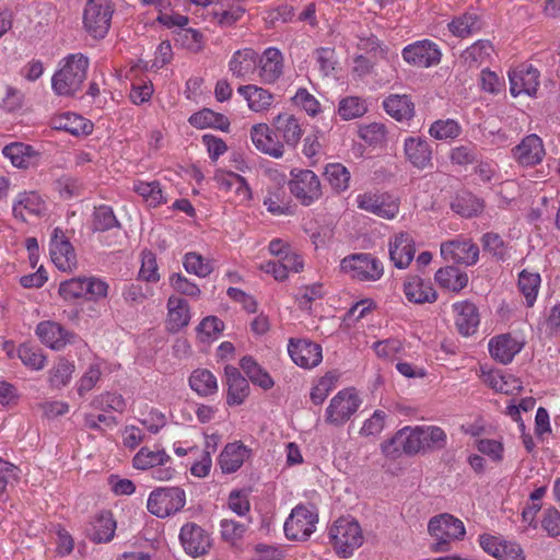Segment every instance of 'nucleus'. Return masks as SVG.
Masks as SVG:
<instances>
[{
	"instance_id": "1",
	"label": "nucleus",
	"mask_w": 560,
	"mask_h": 560,
	"mask_svg": "<svg viewBox=\"0 0 560 560\" xmlns=\"http://www.w3.org/2000/svg\"><path fill=\"white\" fill-rule=\"evenodd\" d=\"M59 66L51 78V88L59 96H72L81 90L86 79L89 59L82 54H71Z\"/></svg>"
},
{
	"instance_id": "2",
	"label": "nucleus",
	"mask_w": 560,
	"mask_h": 560,
	"mask_svg": "<svg viewBox=\"0 0 560 560\" xmlns=\"http://www.w3.org/2000/svg\"><path fill=\"white\" fill-rule=\"evenodd\" d=\"M114 3L110 0H88L83 9V27L95 39L106 36L110 28Z\"/></svg>"
},
{
	"instance_id": "3",
	"label": "nucleus",
	"mask_w": 560,
	"mask_h": 560,
	"mask_svg": "<svg viewBox=\"0 0 560 560\" xmlns=\"http://www.w3.org/2000/svg\"><path fill=\"white\" fill-rule=\"evenodd\" d=\"M340 270L353 280L374 282L384 275L383 262L369 253L351 254L340 261Z\"/></svg>"
},
{
	"instance_id": "4",
	"label": "nucleus",
	"mask_w": 560,
	"mask_h": 560,
	"mask_svg": "<svg viewBox=\"0 0 560 560\" xmlns=\"http://www.w3.org/2000/svg\"><path fill=\"white\" fill-rule=\"evenodd\" d=\"M422 427H405L396 432V434L382 444V452L385 456L397 458L401 454L415 455L425 452V445Z\"/></svg>"
},
{
	"instance_id": "5",
	"label": "nucleus",
	"mask_w": 560,
	"mask_h": 560,
	"mask_svg": "<svg viewBox=\"0 0 560 560\" xmlns=\"http://www.w3.org/2000/svg\"><path fill=\"white\" fill-rule=\"evenodd\" d=\"M330 541L338 555L350 557L363 542V535L358 522L339 518L329 528Z\"/></svg>"
},
{
	"instance_id": "6",
	"label": "nucleus",
	"mask_w": 560,
	"mask_h": 560,
	"mask_svg": "<svg viewBox=\"0 0 560 560\" xmlns=\"http://www.w3.org/2000/svg\"><path fill=\"white\" fill-rule=\"evenodd\" d=\"M186 504V493L179 487H164L153 490L147 501L148 511L161 518L180 511Z\"/></svg>"
},
{
	"instance_id": "7",
	"label": "nucleus",
	"mask_w": 560,
	"mask_h": 560,
	"mask_svg": "<svg viewBox=\"0 0 560 560\" xmlns=\"http://www.w3.org/2000/svg\"><path fill=\"white\" fill-rule=\"evenodd\" d=\"M428 530L436 539L434 550L439 552L446 551L450 541L462 539L466 534L463 522L447 513L432 517Z\"/></svg>"
},
{
	"instance_id": "8",
	"label": "nucleus",
	"mask_w": 560,
	"mask_h": 560,
	"mask_svg": "<svg viewBox=\"0 0 560 560\" xmlns=\"http://www.w3.org/2000/svg\"><path fill=\"white\" fill-rule=\"evenodd\" d=\"M318 515L314 506L296 505L284 522V534L291 540H306L316 528Z\"/></svg>"
},
{
	"instance_id": "9",
	"label": "nucleus",
	"mask_w": 560,
	"mask_h": 560,
	"mask_svg": "<svg viewBox=\"0 0 560 560\" xmlns=\"http://www.w3.org/2000/svg\"><path fill=\"white\" fill-rule=\"evenodd\" d=\"M357 207L385 220H393L399 213V201L388 192L369 190L355 197Z\"/></svg>"
},
{
	"instance_id": "10",
	"label": "nucleus",
	"mask_w": 560,
	"mask_h": 560,
	"mask_svg": "<svg viewBox=\"0 0 560 560\" xmlns=\"http://www.w3.org/2000/svg\"><path fill=\"white\" fill-rule=\"evenodd\" d=\"M108 284L97 278H72L66 280L59 285V294L65 300H74L85 298L89 300H100L107 295Z\"/></svg>"
},
{
	"instance_id": "11",
	"label": "nucleus",
	"mask_w": 560,
	"mask_h": 560,
	"mask_svg": "<svg viewBox=\"0 0 560 560\" xmlns=\"http://www.w3.org/2000/svg\"><path fill=\"white\" fill-rule=\"evenodd\" d=\"M289 188L303 206L312 205L322 196L319 178L311 170H292Z\"/></svg>"
},
{
	"instance_id": "12",
	"label": "nucleus",
	"mask_w": 560,
	"mask_h": 560,
	"mask_svg": "<svg viewBox=\"0 0 560 560\" xmlns=\"http://www.w3.org/2000/svg\"><path fill=\"white\" fill-rule=\"evenodd\" d=\"M361 401L353 389L340 390L332 397L326 409V422L332 425H342L358 410Z\"/></svg>"
},
{
	"instance_id": "13",
	"label": "nucleus",
	"mask_w": 560,
	"mask_h": 560,
	"mask_svg": "<svg viewBox=\"0 0 560 560\" xmlns=\"http://www.w3.org/2000/svg\"><path fill=\"white\" fill-rule=\"evenodd\" d=\"M401 55L407 63L419 68L436 66L442 57L439 46L429 39L418 40L406 46Z\"/></svg>"
},
{
	"instance_id": "14",
	"label": "nucleus",
	"mask_w": 560,
	"mask_h": 560,
	"mask_svg": "<svg viewBox=\"0 0 560 560\" xmlns=\"http://www.w3.org/2000/svg\"><path fill=\"white\" fill-rule=\"evenodd\" d=\"M442 257L455 264L472 266L479 259V247L467 238H456L441 244Z\"/></svg>"
},
{
	"instance_id": "15",
	"label": "nucleus",
	"mask_w": 560,
	"mask_h": 560,
	"mask_svg": "<svg viewBox=\"0 0 560 560\" xmlns=\"http://www.w3.org/2000/svg\"><path fill=\"white\" fill-rule=\"evenodd\" d=\"M179 540L184 550L192 557L208 553L212 546L209 533L196 523H187L182 527Z\"/></svg>"
},
{
	"instance_id": "16",
	"label": "nucleus",
	"mask_w": 560,
	"mask_h": 560,
	"mask_svg": "<svg viewBox=\"0 0 560 560\" xmlns=\"http://www.w3.org/2000/svg\"><path fill=\"white\" fill-rule=\"evenodd\" d=\"M50 257L55 266L62 271H72L78 265L73 246L59 228L54 230L50 240Z\"/></svg>"
},
{
	"instance_id": "17",
	"label": "nucleus",
	"mask_w": 560,
	"mask_h": 560,
	"mask_svg": "<svg viewBox=\"0 0 560 560\" xmlns=\"http://www.w3.org/2000/svg\"><path fill=\"white\" fill-rule=\"evenodd\" d=\"M510 92L516 97L521 94L534 96L539 86V71L533 66H520L509 72Z\"/></svg>"
},
{
	"instance_id": "18",
	"label": "nucleus",
	"mask_w": 560,
	"mask_h": 560,
	"mask_svg": "<svg viewBox=\"0 0 560 560\" xmlns=\"http://www.w3.org/2000/svg\"><path fill=\"white\" fill-rule=\"evenodd\" d=\"M284 59L282 52L276 47H268L257 61V75L265 84L275 83L282 74Z\"/></svg>"
},
{
	"instance_id": "19",
	"label": "nucleus",
	"mask_w": 560,
	"mask_h": 560,
	"mask_svg": "<svg viewBox=\"0 0 560 560\" xmlns=\"http://www.w3.org/2000/svg\"><path fill=\"white\" fill-rule=\"evenodd\" d=\"M545 154L544 142L535 133L526 136L512 149L513 159L523 166H535L541 163Z\"/></svg>"
},
{
	"instance_id": "20",
	"label": "nucleus",
	"mask_w": 560,
	"mask_h": 560,
	"mask_svg": "<svg viewBox=\"0 0 560 560\" xmlns=\"http://www.w3.org/2000/svg\"><path fill=\"white\" fill-rule=\"evenodd\" d=\"M288 352L293 362L304 369H312L322 362V347L318 343L299 339H291Z\"/></svg>"
},
{
	"instance_id": "21",
	"label": "nucleus",
	"mask_w": 560,
	"mask_h": 560,
	"mask_svg": "<svg viewBox=\"0 0 560 560\" xmlns=\"http://www.w3.org/2000/svg\"><path fill=\"white\" fill-rule=\"evenodd\" d=\"M406 160L417 170L432 167V149L429 142L421 137H408L404 141Z\"/></svg>"
},
{
	"instance_id": "22",
	"label": "nucleus",
	"mask_w": 560,
	"mask_h": 560,
	"mask_svg": "<svg viewBox=\"0 0 560 560\" xmlns=\"http://www.w3.org/2000/svg\"><path fill=\"white\" fill-rule=\"evenodd\" d=\"M481 548L498 560H525L523 549L515 542L491 535L480 536Z\"/></svg>"
},
{
	"instance_id": "23",
	"label": "nucleus",
	"mask_w": 560,
	"mask_h": 560,
	"mask_svg": "<svg viewBox=\"0 0 560 560\" xmlns=\"http://www.w3.org/2000/svg\"><path fill=\"white\" fill-rule=\"evenodd\" d=\"M389 258L399 269L407 268L416 253L415 241L407 232H399L389 240Z\"/></svg>"
},
{
	"instance_id": "24",
	"label": "nucleus",
	"mask_w": 560,
	"mask_h": 560,
	"mask_svg": "<svg viewBox=\"0 0 560 560\" xmlns=\"http://www.w3.org/2000/svg\"><path fill=\"white\" fill-rule=\"evenodd\" d=\"M452 308L458 332L464 337L474 335L480 323V316L476 305L469 301H460L454 303Z\"/></svg>"
},
{
	"instance_id": "25",
	"label": "nucleus",
	"mask_w": 560,
	"mask_h": 560,
	"mask_svg": "<svg viewBox=\"0 0 560 560\" xmlns=\"http://www.w3.org/2000/svg\"><path fill=\"white\" fill-rule=\"evenodd\" d=\"M36 334L43 343L55 350L62 349L74 338V335L67 331L60 324L50 320L39 323Z\"/></svg>"
},
{
	"instance_id": "26",
	"label": "nucleus",
	"mask_w": 560,
	"mask_h": 560,
	"mask_svg": "<svg viewBox=\"0 0 560 560\" xmlns=\"http://www.w3.org/2000/svg\"><path fill=\"white\" fill-rule=\"evenodd\" d=\"M46 210V201L35 191L19 194L13 203V214L22 221H26L31 215L40 217L45 214Z\"/></svg>"
},
{
	"instance_id": "27",
	"label": "nucleus",
	"mask_w": 560,
	"mask_h": 560,
	"mask_svg": "<svg viewBox=\"0 0 560 560\" xmlns=\"http://www.w3.org/2000/svg\"><path fill=\"white\" fill-rule=\"evenodd\" d=\"M404 293L409 302L422 304L433 303L438 293L430 280H424L418 276H411L404 282Z\"/></svg>"
},
{
	"instance_id": "28",
	"label": "nucleus",
	"mask_w": 560,
	"mask_h": 560,
	"mask_svg": "<svg viewBox=\"0 0 560 560\" xmlns=\"http://www.w3.org/2000/svg\"><path fill=\"white\" fill-rule=\"evenodd\" d=\"M257 54L250 48L237 50L229 62V69L232 74L242 80H252L257 72Z\"/></svg>"
},
{
	"instance_id": "29",
	"label": "nucleus",
	"mask_w": 560,
	"mask_h": 560,
	"mask_svg": "<svg viewBox=\"0 0 560 560\" xmlns=\"http://www.w3.org/2000/svg\"><path fill=\"white\" fill-rule=\"evenodd\" d=\"M224 372L228 385V404L235 406L242 405L249 395V385L247 380L235 366L226 365Z\"/></svg>"
},
{
	"instance_id": "30",
	"label": "nucleus",
	"mask_w": 560,
	"mask_h": 560,
	"mask_svg": "<svg viewBox=\"0 0 560 560\" xmlns=\"http://www.w3.org/2000/svg\"><path fill=\"white\" fill-rule=\"evenodd\" d=\"M523 345L510 334L493 337L489 341V351L492 358L503 364L510 363Z\"/></svg>"
},
{
	"instance_id": "31",
	"label": "nucleus",
	"mask_w": 560,
	"mask_h": 560,
	"mask_svg": "<svg viewBox=\"0 0 560 560\" xmlns=\"http://www.w3.org/2000/svg\"><path fill=\"white\" fill-rule=\"evenodd\" d=\"M250 139L257 150L272 158L279 159L284 153L283 144L271 137V130L266 124H257L252 127Z\"/></svg>"
},
{
	"instance_id": "32",
	"label": "nucleus",
	"mask_w": 560,
	"mask_h": 560,
	"mask_svg": "<svg viewBox=\"0 0 560 560\" xmlns=\"http://www.w3.org/2000/svg\"><path fill=\"white\" fill-rule=\"evenodd\" d=\"M249 456L250 450L243 443H229L219 456V465L223 472L232 474L238 470Z\"/></svg>"
},
{
	"instance_id": "33",
	"label": "nucleus",
	"mask_w": 560,
	"mask_h": 560,
	"mask_svg": "<svg viewBox=\"0 0 560 560\" xmlns=\"http://www.w3.org/2000/svg\"><path fill=\"white\" fill-rule=\"evenodd\" d=\"M237 92L246 100L252 112L265 113L272 107L273 94L261 86L255 84L241 85Z\"/></svg>"
},
{
	"instance_id": "34",
	"label": "nucleus",
	"mask_w": 560,
	"mask_h": 560,
	"mask_svg": "<svg viewBox=\"0 0 560 560\" xmlns=\"http://www.w3.org/2000/svg\"><path fill=\"white\" fill-rule=\"evenodd\" d=\"M272 124L277 137L281 138L285 144L294 148L299 143L303 130L299 120L293 115L288 113L279 114L275 117Z\"/></svg>"
},
{
	"instance_id": "35",
	"label": "nucleus",
	"mask_w": 560,
	"mask_h": 560,
	"mask_svg": "<svg viewBox=\"0 0 560 560\" xmlns=\"http://www.w3.org/2000/svg\"><path fill=\"white\" fill-rule=\"evenodd\" d=\"M190 312L186 300L171 295L167 301V329L177 332L189 324Z\"/></svg>"
},
{
	"instance_id": "36",
	"label": "nucleus",
	"mask_w": 560,
	"mask_h": 560,
	"mask_svg": "<svg viewBox=\"0 0 560 560\" xmlns=\"http://www.w3.org/2000/svg\"><path fill=\"white\" fill-rule=\"evenodd\" d=\"M383 106L385 112L398 121L409 120L415 115V104L406 94H392L387 96L383 102Z\"/></svg>"
},
{
	"instance_id": "37",
	"label": "nucleus",
	"mask_w": 560,
	"mask_h": 560,
	"mask_svg": "<svg viewBox=\"0 0 560 560\" xmlns=\"http://www.w3.org/2000/svg\"><path fill=\"white\" fill-rule=\"evenodd\" d=\"M51 125L57 130H63L71 135H89L93 125L80 115L63 113L52 118Z\"/></svg>"
},
{
	"instance_id": "38",
	"label": "nucleus",
	"mask_w": 560,
	"mask_h": 560,
	"mask_svg": "<svg viewBox=\"0 0 560 560\" xmlns=\"http://www.w3.org/2000/svg\"><path fill=\"white\" fill-rule=\"evenodd\" d=\"M240 366L249 381L262 389H270L275 382L269 373L262 369L250 355H245L240 361Z\"/></svg>"
},
{
	"instance_id": "39",
	"label": "nucleus",
	"mask_w": 560,
	"mask_h": 560,
	"mask_svg": "<svg viewBox=\"0 0 560 560\" xmlns=\"http://www.w3.org/2000/svg\"><path fill=\"white\" fill-rule=\"evenodd\" d=\"M171 463V456L164 450L142 447L133 456V467L141 470L153 469L158 465Z\"/></svg>"
},
{
	"instance_id": "40",
	"label": "nucleus",
	"mask_w": 560,
	"mask_h": 560,
	"mask_svg": "<svg viewBox=\"0 0 560 560\" xmlns=\"http://www.w3.org/2000/svg\"><path fill=\"white\" fill-rule=\"evenodd\" d=\"M435 280L441 287L459 292L467 285L468 275L456 267L447 266L436 271Z\"/></svg>"
},
{
	"instance_id": "41",
	"label": "nucleus",
	"mask_w": 560,
	"mask_h": 560,
	"mask_svg": "<svg viewBox=\"0 0 560 560\" xmlns=\"http://www.w3.org/2000/svg\"><path fill=\"white\" fill-rule=\"evenodd\" d=\"M492 51L489 40H477L463 51L460 59L468 68H478L490 58Z\"/></svg>"
},
{
	"instance_id": "42",
	"label": "nucleus",
	"mask_w": 560,
	"mask_h": 560,
	"mask_svg": "<svg viewBox=\"0 0 560 560\" xmlns=\"http://www.w3.org/2000/svg\"><path fill=\"white\" fill-rule=\"evenodd\" d=\"M189 385L200 396H210L218 392L215 376L205 369L195 370L189 377Z\"/></svg>"
},
{
	"instance_id": "43",
	"label": "nucleus",
	"mask_w": 560,
	"mask_h": 560,
	"mask_svg": "<svg viewBox=\"0 0 560 560\" xmlns=\"http://www.w3.org/2000/svg\"><path fill=\"white\" fill-rule=\"evenodd\" d=\"M2 153L19 168H27L34 162V150L24 143L15 142L3 148Z\"/></svg>"
},
{
	"instance_id": "44",
	"label": "nucleus",
	"mask_w": 560,
	"mask_h": 560,
	"mask_svg": "<svg viewBox=\"0 0 560 560\" xmlns=\"http://www.w3.org/2000/svg\"><path fill=\"white\" fill-rule=\"evenodd\" d=\"M485 382L495 392L505 395H513L523 388L522 382L512 374L491 372L486 375Z\"/></svg>"
},
{
	"instance_id": "45",
	"label": "nucleus",
	"mask_w": 560,
	"mask_h": 560,
	"mask_svg": "<svg viewBox=\"0 0 560 560\" xmlns=\"http://www.w3.org/2000/svg\"><path fill=\"white\" fill-rule=\"evenodd\" d=\"M481 28L479 18L474 12H466L448 23L450 32L457 37H467Z\"/></svg>"
},
{
	"instance_id": "46",
	"label": "nucleus",
	"mask_w": 560,
	"mask_h": 560,
	"mask_svg": "<svg viewBox=\"0 0 560 560\" xmlns=\"http://www.w3.org/2000/svg\"><path fill=\"white\" fill-rule=\"evenodd\" d=\"M189 122L199 129L214 127L221 130H226L230 126L226 117L209 108H205L198 113L192 114L189 117Z\"/></svg>"
},
{
	"instance_id": "47",
	"label": "nucleus",
	"mask_w": 560,
	"mask_h": 560,
	"mask_svg": "<svg viewBox=\"0 0 560 560\" xmlns=\"http://www.w3.org/2000/svg\"><path fill=\"white\" fill-rule=\"evenodd\" d=\"M133 190L143 198L149 207L155 208L161 203L166 202V199L164 198L163 191L161 189V185L156 180H136L133 183Z\"/></svg>"
},
{
	"instance_id": "48",
	"label": "nucleus",
	"mask_w": 560,
	"mask_h": 560,
	"mask_svg": "<svg viewBox=\"0 0 560 560\" xmlns=\"http://www.w3.org/2000/svg\"><path fill=\"white\" fill-rule=\"evenodd\" d=\"M116 523L112 514L106 512L97 516L92 525L90 537L96 542H107L115 534Z\"/></svg>"
},
{
	"instance_id": "49",
	"label": "nucleus",
	"mask_w": 560,
	"mask_h": 560,
	"mask_svg": "<svg viewBox=\"0 0 560 560\" xmlns=\"http://www.w3.org/2000/svg\"><path fill=\"white\" fill-rule=\"evenodd\" d=\"M324 175L335 191L342 192L349 188L350 172L341 163L328 164Z\"/></svg>"
},
{
	"instance_id": "50",
	"label": "nucleus",
	"mask_w": 560,
	"mask_h": 560,
	"mask_svg": "<svg viewBox=\"0 0 560 560\" xmlns=\"http://www.w3.org/2000/svg\"><path fill=\"white\" fill-rule=\"evenodd\" d=\"M73 372V363L66 359H59L57 363H55V365L49 370L48 382L51 387H65L70 383Z\"/></svg>"
},
{
	"instance_id": "51",
	"label": "nucleus",
	"mask_w": 560,
	"mask_h": 560,
	"mask_svg": "<svg viewBox=\"0 0 560 560\" xmlns=\"http://www.w3.org/2000/svg\"><path fill=\"white\" fill-rule=\"evenodd\" d=\"M153 294L154 290L152 287L140 282L127 284L121 291L124 301L130 306L144 303Z\"/></svg>"
},
{
	"instance_id": "52",
	"label": "nucleus",
	"mask_w": 560,
	"mask_h": 560,
	"mask_svg": "<svg viewBox=\"0 0 560 560\" xmlns=\"http://www.w3.org/2000/svg\"><path fill=\"white\" fill-rule=\"evenodd\" d=\"M460 133L462 127L454 119L435 120L429 128V135L436 140H452Z\"/></svg>"
},
{
	"instance_id": "53",
	"label": "nucleus",
	"mask_w": 560,
	"mask_h": 560,
	"mask_svg": "<svg viewBox=\"0 0 560 560\" xmlns=\"http://www.w3.org/2000/svg\"><path fill=\"white\" fill-rule=\"evenodd\" d=\"M481 244L483 250L491 254L497 260L504 261L510 258V248L499 234L492 232L483 234Z\"/></svg>"
},
{
	"instance_id": "54",
	"label": "nucleus",
	"mask_w": 560,
	"mask_h": 560,
	"mask_svg": "<svg viewBox=\"0 0 560 560\" xmlns=\"http://www.w3.org/2000/svg\"><path fill=\"white\" fill-rule=\"evenodd\" d=\"M368 110L364 100L358 96H347L340 100L338 114L343 120H351L363 116Z\"/></svg>"
},
{
	"instance_id": "55",
	"label": "nucleus",
	"mask_w": 560,
	"mask_h": 560,
	"mask_svg": "<svg viewBox=\"0 0 560 560\" xmlns=\"http://www.w3.org/2000/svg\"><path fill=\"white\" fill-rule=\"evenodd\" d=\"M91 406L104 412L116 411L121 413L126 408V400L119 394L106 392L95 396Z\"/></svg>"
},
{
	"instance_id": "56",
	"label": "nucleus",
	"mask_w": 560,
	"mask_h": 560,
	"mask_svg": "<svg viewBox=\"0 0 560 560\" xmlns=\"http://www.w3.org/2000/svg\"><path fill=\"white\" fill-rule=\"evenodd\" d=\"M540 284V276L536 272L523 270L518 277V288L526 299L527 306H532L536 301Z\"/></svg>"
},
{
	"instance_id": "57",
	"label": "nucleus",
	"mask_w": 560,
	"mask_h": 560,
	"mask_svg": "<svg viewBox=\"0 0 560 560\" xmlns=\"http://www.w3.org/2000/svg\"><path fill=\"white\" fill-rule=\"evenodd\" d=\"M249 522H240L230 518H223L220 522L222 538L234 545L241 540L247 532Z\"/></svg>"
},
{
	"instance_id": "58",
	"label": "nucleus",
	"mask_w": 560,
	"mask_h": 560,
	"mask_svg": "<svg viewBox=\"0 0 560 560\" xmlns=\"http://www.w3.org/2000/svg\"><path fill=\"white\" fill-rule=\"evenodd\" d=\"M184 267L187 272L194 273L200 278L209 276L213 270L212 264L195 252L185 255Z\"/></svg>"
},
{
	"instance_id": "59",
	"label": "nucleus",
	"mask_w": 560,
	"mask_h": 560,
	"mask_svg": "<svg viewBox=\"0 0 560 560\" xmlns=\"http://www.w3.org/2000/svg\"><path fill=\"white\" fill-rule=\"evenodd\" d=\"M18 353L23 364L32 370H42L46 364V357L42 350L31 345H21Z\"/></svg>"
},
{
	"instance_id": "60",
	"label": "nucleus",
	"mask_w": 560,
	"mask_h": 560,
	"mask_svg": "<svg viewBox=\"0 0 560 560\" xmlns=\"http://www.w3.org/2000/svg\"><path fill=\"white\" fill-rule=\"evenodd\" d=\"M141 257V267L139 270L140 279L147 282H158L160 280V273L158 272L155 255L150 250H144Z\"/></svg>"
},
{
	"instance_id": "61",
	"label": "nucleus",
	"mask_w": 560,
	"mask_h": 560,
	"mask_svg": "<svg viewBox=\"0 0 560 560\" xmlns=\"http://www.w3.org/2000/svg\"><path fill=\"white\" fill-rule=\"evenodd\" d=\"M424 442H427L425 451L441 450L445 447L447 436L445 431L436 425H421Z\"/></svg>"
},
{
	"instance_id": "62",
	"label": "nucleus",
	"mask_w": 560,
	"mask_h": 560,
	"mask_svg": "<svg viewBox=\"0 0 560 560\" xmlns=\"http://www.w3.org/2000/svg\"><path fill=\"white\" fill-rule=\"evenodd\" d=\"M386 127L381 122H372L359 129L360 138L371 145L383 143L386 140Z\"/></svg>"
},
{
	"instance_id": "63",
	"label": "nucleus",
	"mask_w": 560,
	"mask_h": 560,
	"mask_svg": "<svg viewBox=\"0 0 560 560\" xmlns=\"http://www.w3.org/2000/svg\"><path fill=\"white\" fill-rule=\"evenodd\" d=\"M93 225L94 230L103 232L118 226V220L110 207L100 206L95 208Z\"/></svg>"
},
{
	"instance_id": "64",
	"label": "nucleus",
	"mask_w": 560,
	"mask_h": 560,
	"mask_svg": "<svg viewBox=\"0 0 560 560\" xmlns=\"http://www.w3.org/2000/svg\"><path fill=\"white\" fill-rule=\"evenodd\" d=\"M102 371L100 363H92L78 383V394L80 396H84L86 393L91 392L100 381Z\"/></svg>"
}]
</instances>
